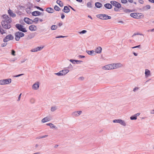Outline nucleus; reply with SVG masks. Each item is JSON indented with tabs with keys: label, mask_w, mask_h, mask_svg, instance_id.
Returning <instances> with one entry per match:
<instances>
[{
	"label": "nucleus",
	"mask_w": 154,
	"mask_h": 154,
	"mask_svg": "<svg viewBox=\"0 0 154 154\" xmlns=\"http://www.w3.org/2000/svg\"><path fill=\"white\" fill-rule=\"evenodd\" d=\"M69 61L72 62L73 64H75V63L76 60L70 59Z\"/></svg>",
	"instance_id": "obj_45"
},
{
	"label": "nucleus",
	"mask_w": 154,
	"mask_h": 154,
	"mask_svg": "<svg viewBox=\"0 0 154 154\" xmlns=\"http://www.w3.org/2000/svg\"><path fill=\"white\" fill-rule=\"evenodd\" d=\"M39 83H38V84H36L35 83L34 84L32 85V88L34 89V90H37L39 87Z\"/></svg>",
	"instance_id": "obj_23"
},
{
	"label": "nucleus",
	"mask_w": 154,
	"mask_h": 154,
	"mask_svg": "<svg viewBox=\"0 0 154 154\" xmlns=\"http://www.w3.org/2000/svg\"><path fill=\"white\" fill-rule=\"evenodd\" d=\"M78 57L79 58H83L85 57V56L81 55H79Z\"/></svg>",
	"instance_id": "obj_56"
},
{
	"label": "nucleus",
	"mask_w": 154,
	"mask_h": 154,
	"mask_svg": "<svg viewBox=\"0 0 154 154\" xmlns=\"http://www.w3.org/2000/svg\"><path fill=\"white\" fill-rule=\"evenodd\" d=\"M103 17L102 20H107V19H110L111 18V17L108 16L107 15L103 14Z\"/></svg>",
	"instance_id": "obj_21"
},
{
	"label": "nucleus",
	"mask_w": 154,
	"mask_h": 154,
	"mask_svg": "<svg viewBox=\"0 0 154 154\" xmlns=\"http://www.w3.org/2000/svg\"><path fill=\"white\" fill-rule=\"evenodd\" d=\"M72 115L73 116L77 117L79 116V115H78L77 112H74L72 113Z\"/></svg>",
	"instance_id": "obj_42"
},
{
	"label": "nucleus",
	"mask_w": 154,
	"mask_h": 154,
	"mask_svg": "<svg viewBox=\"0 0 154 154\" xmlns=\"http://www.w3.org/2000/svg\"><path fill=\"white\" fill-rule=\"evenodd\" d=\"M58 26H62V25H63V23H62V22H60V23H59L58 24Z\"/></svg>",
	"instance_id": "obj_60"
},
{
	"label": "nucleus",
	"mask_w": 154,
	"mask_h": 154,
	"mask_svg": "<svg viewBox=\"0 0 154 154\" xmlns=\"http://www.w3.org/2000/svg\"><path fill=\"white\" fill-rule=\"evenodd\" d=\"M130 119L131 120H135L137 119V116L136 115H134L131 116L130 118Z\"/></svg>",
	"instance_id": "obj_32"
},
{
	"label": "nucleus",
	"mask_w": 154,
	"mask_h": 154,
	"mask_svg": "<svg viewBox=\"0 0 154 154\" xmlns=\"http://www.w3.org/2000/svg\"><path fill=\"white\" fill-rule=\"evenodd\" d=\"M23 74H21L18 75H15L14 76V77H17L20 76L21 75H23Z\"/></svg>",
	"instance_id": "obj_53"
},
{
	"label": "nucleus",
	"mask_w": 154,
	"mask_h": 154,
	"mask_svg": "<svg viewBox=\"0 0 154 154\" xmlns=\"http://www.w3.org/2000/svg\"><path fill=\"white\" fill-rule=\"evenodd\" d=\"M2 17H3L4 20L2 21H5L8 22H12V20L11 18L9 17V16L7 15H3Z\"/></svg>",
	"instance_id": "obj_7"
},
{
	"label": "nucleus",
	"mask_w": 154,
	"mask_h": 154,
	"mask_svg": "<svg viewBox=\"0 0 154 154\" xmlns=\"http://www.w3.org/2000/svg\"><path fill=\"white\" fill-rule=\"evenodd\" d=\"M57 109L56 106H52L51 108V111L52 112H54Z\"/></svg>",
	"instance_id": "obj_38"
},
{
	"label": "nucleus",
	"mask_w": 154,
	"mask_h": 154,
	"mask_svg": "<svg viewBox=\"0 0 154 154\" xmlns=\"http://www.w3.org/2000/svg\"><path fill=\"white\" fill-rule=\"evenodd\" d=\"M102 50V48L100 47H97L95 50V53H97V54H100L101 53V51Z\"/></svg>",
	"instance_id": "obj_15"
},
{
	"label": "nucleus",
	"mask_w": 154,
	"mask_h": 154,
	"mask_svg": "<svg viewBox=\"0 0 154 154\" xmlns=\"http://www.w3.org/2000/svg\"><path fill=\"white\" fill-rule=\"evenodd\" d=\"M43 48V47H37L36 48H35L34 49H33L31 50V51L32 52H37L38 51H41Z\"/></svg>",
	"instance_id": "obj_9"
},
{
	"label": "nucleus",
	"mask_w": 154,
	"mask_h": 154,
	"mask_svg": "<svg viewBox=\"0 0 154 154\" xmlns=\"http://www.w3.org/2000/svg\"><path fill=\"white\" fill-rule=\"evenodd\" d=\"M84 79V78L83 77H80L79 78V79L81 80H83Z\"/></svg>",
	"instance_id": "obj_61"
},
{
	"label": "nucleus",
	"mask_w": 154,
	"mask_h": 154,
	"mask_svg": "<svg viewBox=\"0 0 154 154\" xmlns=\"http://www.w3.org/2000/svg\"><path fill=\"white\" fill-rule=\"evenodd\" d=\"M66 36H63L62 35H59L57 36L56 37V38H64L65 37H66Z\"/></svg>",
	"instance_id": "obj_49"
},
{
	"label": "nucleus",
	"mask_w": 154,
	"mask_h": 154,
	"mask_svg": "<svg viewBox=\"0 0 154 154\" xmlns=\"http://www.w3.org/2000/svg\"><path fill=\"white\" fill-rule=\"evenodd\" d=\"M29 18L27 17H25L24 18L23 20L27 24H32L31 22L29 21Z\"/></svg>",
	"instance_id": "obj_19"
},
{
	"label": "nucleus",
	"mask_w": 154,
	"mask_h": 154,
	"mask_svg": "<svg viewBox=\"0 0 154 154\" xmlns=\"http://www.w3.org/2000/svg\"><path fill=\"white\" fill-rule=\"evenodd\" d=\"M55 74L57 75L58 76H63L62 74V73H61V71H60L58 72L55 73Z\"/></svg>",
	"instance_id": "obj_44"
},
{
	"label": "nucleus",
	"mask_w": 154,
	"mask_h": 154,
	"mask_svg": "<svg viewBox=\"0 0 154 154\" xmlns=\"http://www.w3.org/2000/svg\"><path fill=\"white\" fill-rule=\"evenodd\" d=\"M0 32L2 34H3L5 33V30L1 28V26H0Z\"/></svg>",
	"instance_id": "obj_36"
},
{
	"label": "nucleus",
	"mask_w": 154,
	"mask_h": 154,
	"mask_svg": "<svg viewBox=\"0 0 154 154\" xmlns=\"http://www.w3.org/2000/svg\"><path fill=\"white\" fill-rule=\"evenodd\" d=\"M36 26L33 25H30L29 27V29L31 31H35L36 30Z\"/></svg>",
	"instance_id": "obj_13"
},
{
	"label": "nucleus",
	"mask_w": 154,
	"mask_h": 154,
	"mask_svg": "<svg viewBox=\"0 0 154 154\" xmlns=\"http://www.w3.org/2000/svg\"><path fill=\"white\" fill-rule=\"evenodd\" d=\"M145 73V76L146 77H147L149 75H150V72L149 70H148V69H146Z\"/></svg>",
	"instance_id": "obj_22"
},
{
	"label": "nucleus",
	"mask_w": 154,
	"mask_h": 154,
	"mask_svg": "<svg viewBox=\"0 0 154 154\" xmlns=\"http://www.w3.org/2000/svg\"><path fill=\"white\" fill-rule=\"evenodd\" d=\"M57 28V26L56 25H52L51 27V29L52 30H56Z\"/></svg>",
	"instance_id": "obj_33"
},
{
	"label": "nucleus",
	"mask_w": 154,
	"mask_h": 154,
	"mask_svg": "<svg viewBox=\"0 0 154 154\" xmlns=\"http://www.w3.org/2000/svg\"><path fill=\"white\" fill-rule=\"evenodd\" d=\"M148 1L151 3H154V0H148Z\"/></svg>",
	"instance_id": "obj_64"
},
{
	"label": "nucleus",
	"mask_w": 154,
	"mask_h": 154,
	"mask_svg": "<svg viewBox=\"0 0 154 154\" xmlns=\"http://www.w3.org/2000/svg\"><path fill=\"white\" fill-rule=\"evenodd\" d=\"M41 13L38 11H35L32 12V14L33 16H36L41 15Z\"/></svg>",
	"instance_id": "obj_11"
},
{
	"label": "nucleus",
	"mask_w": 154,
	"mask_h": 154,
	"mask_svg": "<svg viewBox=\"0 0 154 154\" xmlns=\"http://www.w3.org/2000/svg\"><path fill=\"white\" fill-rule=\"evenodd\" d=\"M48 136V135H45L43 136H42L38 137H37L36 138V139H42V138H45V137H47Z\"/></svg>",
	"instance_id": "obj_37"
},
{
	"label": "nucleus",
	"mask_w": 154,
	"mask_h": 154,
	"mask_svg": "<svg viewBox=\"0 0 154 154\" xmlns=\"http://www.w3.org/2000/svg\"><path fill=\"white\" fill-rule=\"evenodd\" d=\"M113 63L106 65L103 67V69L105 70H109L114 69L113 66Z\"/></svg>",
	"instance_id": "obj_8"
},
{
	"label": "nucleus",
	"mask_w": 154,
	"mask_h": 154,
	"mask_svg": "<svg viewBox=\"0 0 154 154\" xmlns=\"http://www.w3.org/2000/svg\"><path fill=\"white\" fill-rule=\"evenodd\" d=\"M15 51L14 50H12L11 54L12 55H13L14 56H15Z\"/></svg>",
	"instance_id": "obj_47"
},
{
	"label": "nucleus",
	"mask_w": 154,
	"mask_h": 154,
	"mask_svg": "<svg viewBox=\"0 0 154 154\" xmlns=\"http://www.w3.org/2000/svg\"><path fill=\"white\" fill-rule=\"evenodd\" d=\"M120 124L124 126L126 125V124L125 121L122 119L120 120Z\"/></svg>",
	"instance_id": "obj_31"
},
{
	"label": "nucleus",
	"mask_w": 154,
	"mask_h": 154,
	"mask_svg": "<svg viewBox=\"0 0 154 154\" xmlns=\"http://www.w3.org/2000/svg\"><path fill=\"white\" fill-rule=\"evenodd\" d=\"M49 121V119H48L47 117H45L42 119V122L43 123H45Z\"/></svg>",
	"instance_id": "obj_28"
},
{
	"label": "nucleus",
	"mask_w": 154,
	"mask_h": 154,
	"mask_svg": "<svg viewBox=\"0 0 154 154\" xmlns=\"http://www.w3.org/2000/svg\"><path fill=\"white\" fill-rule=\"evenodd\" d=\"M21 95V93L19 95V97H18V99H17V101H19L20 100V98Z\"/></svg>",
	"instance_id": "obj_59"
},
{
	"label": "nucleus",
	"mask_w": 154,
	"mask_h": 154,
	"mask_svg": "<svg viewBox=\"0 0 154 154\" xmlns=\"http://www.w3.org/2000/svg\"><path fill=\"white\" fill-rule=\"evenodd\" d=\"M150 6L149 5H147L143 7L142 8V10L143 11H145L149 9L150 8Z\"/></svg>",
	"instance_id": "obj_26"
},
{
	"label": "nucleus",
	"mask_w": 154,
	"mask_h": 154,
	"mask_svg": "<svg viewBox=\"0 0 154 154\" xmlns=\"http://www.w3.org/2000/svg\"><path fill=\"white\" fill-rule=\"evenodd\" d=\"M60 71L61 72V73L63 75H64L66 74L69 71V70L68 69H63Z\"/></svg>",
	"instance_id": "obj_24"
},
{
	"label": "nucleus",
	"mask_w": 154,
	"mask_h": 154,
	"mask_svg": "<svg viewBox=\"0 0 154 154\" xmlns=\"http://www.w3.org/2000/svg\"><path fill=\"white\" fill-rule=\"evenodd\" d=\"M104 6L105 8L108 9H111L112 8V5L109 3L105 4L104 5Z\"/></svg>",
	"instance_id": "obj_18"
},
{
	"label": "nucleus",
	"mask_w": 154,
	"mask_h": 154,
	"mask_svg": "<svg viewBox=\"0 0 154 154\" xmlns=\"http://www.w3.org/2000/svg\"><path fill=\"white\" fill-rule=\"evenodd\" d=\"M113 67H114V69L119 67H121L122 66V64L120 63H113Z\"/></svg>",
	"instance_id": "obj_17"
},
{
	"label": "nucleus",
	"mask_w": 154,
	"mask_h": 154,
	"mask_svg": "<svg viewBox=\"0 0 154 154\" xmlns=\"http://www.w3.org/2000/svg\"><path fill=\"white\" fill-rule=\"evenodd\" d=\"M47 125L49 126L51 128H55L56 127L53 124L51 123H47L46 124Z\"/></svg>",
	"instance_id": "obj_30"
},
{
	"label": "nucleus",
	"mask_w": 154,
	"mask_h": 154,
	"mask_svg": "<svg viewBox=\"0 0 154 154\" xmlns=\"http://www.w3.org/2000/svg\"><path fill=\"white\" fill-rule=\"evenodd\" d=\"M11 79H5L0 80V85H3L9 84L11 82Z\"/></svg>",
	"instance_id": "obj_4"
},
{
	"label": "nucleus",
	"mask_w": 154,
	"mask_h": 154,
	"mask_svg": "<svg viewBox=\"0 0 154 154\" xmlns=\"http://www.w3.org/2000/svg\"><path fill=\"white\" fill-rule=\"evenodd\" d=\"M140 45H139L136 46H135L133 47H132V48H140Z\"/></svg>",
	"instance_id": "obj_54"
},
{
	"label": "nucleus",
	"mask_w": 154,
	"mask_h": 154,
	"mask_svg": "<svg viewBox=\"0 0 154 154\" xmlns=\"http://www.w3.org/2000/svg\"><path fill=\"white\" fill-rule=\"evenodd\" d=\"M86 52L89 55L92 56L96 54L95 51L93 50L92 51H86Z\"/></svg>",
	"instance_id": "obj_14"
},
{
	"label": "nucleus",
	"mask_w": 154,
	"mask_h": 154,
	"mask_svg": "<svg viewBox=\"0 0 154 154\" xmlns=\"http://www.w3.org/2000/svg\"><path fill=\"white\" fill-rule=\"evenodd\" d=\"M67 68L72 69H73V66L71 64H70L69 66H68Z\"/></svg>",
	"instance_id": "obj_50"
},
{
	"label": "nucleus",
	"mask_w": 154,
	"mask_h": 154,
	"mask_svg": "<svg viewBox=\"0 0 154 154\" xmlns=\"http://www.w3.org/2000/svg\"><path fill=\"white\" fill-rule=\"evenodd\" d=\"M15 27L19 30L23 32H25L27 31L25 28H24L23 26L20 24H16Z\"/></svg>",
	"instance_id": "obj_3"
},
{
	"label": "nucleus",
	"mask_w": 154,
	"mask_h": 154,
	"mask_svg": "<svg viewBox=\"0 0 154 154\" xmlns=\"http://www.w3.org/2000/svg\"><path fill=\"white\" fill-rule=\"evenodd\" d=\"M103 14H100L97 15V17L102 20L103 17Z\"/></svg>",
	"instance_id": "obj_40"
},
{
	"label": "nucleus",
	"mask_w": 154,
	"mask_h": 154,
	"mask_svg": "<svg viewBox=\"0 0 154 154\" xmlns=\"http://www.w3.org/2000/svg\"><path fill=\"white\" fill-rule=\"evenodd\" d=\"M11 22H8L2 21L1 23L2 27L5 29H9L11 26Z\"/></svg>",
	"instance_id": "obj_1"
},
{
	"label": "nucleus",
	"mask_w": 154,
	"mask_h": 154,
	"mask_svg": "<svg viewBox=\"0 0 154 154\" xmlns=\"http://www.w3.org/2000/svg\"><path fill=\"white\" fill-rule=\"evenodd\" d=\"M95 6L97 8H100L102 7V4L99 2H97L95 3Z\"/></svg>",
	"instance_id": "obj_25"
},
{
	"label": "nucleus",
	"mask_w": 154,
	"mask_h": 154,
	"mask_svg": "<svg viewBox=\"0 0 154 154\" xmlns=\"http://www.w3.org/2000/svg\"><path fill=\"white\" fill-rule=\"evenodd\" d=\"M121 2L123 4H126L127 2V0H121Z\"/></svg>",
	"instance_id": "obj_48"
},
{
	"label": "nucleus",
	"mask_w": 154,
	"mask_h": 154,
	"mask_svg": "<svg viewBox=\"0 0 154 154\" xmlns=\"http://www.w3.org/2000/svg\"><path fill=\"white\" fill-rule=\"evenodd\" d=\"M124 12L126 13H130L132 12V11L130 9H125L124 10Z\"/></svg>",
	"instance_id": "obj_35"
},
{
	"label": "nucleus",
	"mask_w": 154,
	"mask_h": 154,
	"mask_svg": "<svg viewBox=\"0 0 154 154\" xmlns=\"http://www.w3.org/2000/svg\"><path fill=\"white\" fill-rule=\"evenodd\" d=\"M8 13L9 15L10 16L12 17H15L16 16V14H15L13 13L12 11L10 9L8 10Z\"/></svg>",
	"instance_id": "obj_10"
},
{
	"label": "nucleus",
	"mask_w": 154,
	"mask_h": 154,
	"mask_svg": "<svg viewBox=\"0 0 154 154\" xmlns=\"http://www.w3.org/2000/svg\"><path fill=\"white\" fill-rule=\"evenodd\" d=\"M28 37L31 39L34 37V35L33 34H30L28 35Z\"/></svg>",
	"instance_id": "obj_51"
},
{
	"label": "nucleus",
	"mask_w": 154,
	"mask_h": 154,
	"mask_svg": "<svg viewBox=\"0 0 154 154\" xmlns=\"http://www.w3.org/2000/svg\"><path fill=\"white\" fill-rule=\"evenodd\" d=\"M110 3L111 5H112L113 6H115L118 9H119L121 8V4L116 1H112L110 2Z\"/></svg>",
	"instance_id": "obj_5"
},
{
	"label": "nucleus",
	"mask_w": 154,
	"mask_h": 154,
	"mask_svg": "<svg viewBox=\"0 0 154 154\" xmlns=\"http://www.w3.org/2000/svg\"><path fill=\"white\" fill-rule=\"evenodd\" d=\"M46 11L49 13H52L54 11V9L51 8H48Z\"/></svg>",
	"instance_id": "obj_20"
},
{
	"label": "nucleus",
	"mask_w": 154,
	"mask_h": 154,
	"mask_svg": "<svg viewBox=\"0 0 154 154\" xmlns=\"http://www.w3.org/2000/svg\"><path fill=\"white\" fill-rule=\"evenodd\" d=\"M82 62V61L76 60L75 63L77 64L80 63H81V62Z\"/></svg>",
	"instance_id": "obj_52"
},
{
	"label": "nucleus",
	"mask_w": 154,
	"mask_h": 154,
	"mask_svg": "<svg viewBox=\"0 0 154 154\" xmlns=\"http://www.w3.org/2000/svg\"><path fill=\"white\" fill-rule=\"evenodd\" d=\"M34 8H36L37 9L40 11H44V9L43 8H42L40 7H39L35 6H34Z\"/></svg>",
	"instance_id": "obj_43"
},
{
	"label": "nucleus",
	"mask_w": 154,
	"mask_h": 154,
	"mask_svg": "<svg viewBox=\"0 0 154 154\" xmlns=\"http://www.w3.org/2000/svg\"><path fill=\"white\" fill-rule=\"evenodd\" d=\"M65 15L63 14H62L61 15V18L62 19H63L65 17Z\"/></svg>",
	"instance_id": "obj_57"
},
{
	"label": "nucleus",
	"mask_w": 154,
	"mask_h": 154,
	"mask_svg": "<svg viewBox=\"0 0 154 154\" xmlns=\"http://www.w3.org/2000/svg\"><path fill=\"white\" fill-rule=\"evenodd\" d=\"M87 5V6L88 8H91L92 7L91 2H88Z\"/></svg>",
	"instance_id": "obj_39"
},
{
	"label": "nucleus",
	"mask_w": 154,
	"mask_h": 154,
	"mask_svg": "<svg viewBox=\"0 0 154 154\" xmlns=\"http://www.w3.org/2000/svg\"><path fill=\"white\" fill-rule=\"evenodd\" d=\"M150 113L151 114H154V109H153L151 111Z\"/></svg>",
	"instance_id": "obj_63"
},
{
	"label": "nucleus",
	"mask_w": 154,
	"mask_h": 154,
	"mask_svg": "<svg viewBox=\"0 0 154 154\" xmlns=\"http://www.w3.org/2000/svg\"><path fill=\"white\" fill-rule=\"evenodd\" d=\"M121 119H115L113 121L114 123H120Z\"/></svg>",
	"instance_id": "obj_41"
},
{
	"label": "nucleus",
	"mask_w": 154,
	"mask_h": 154,
	"mask_svg": "<svg viewBox=\"0 0 154 154\" xmlns=\"http://www.w3.org/2000/svg\"><path fill=\"white\" fill-rule=\"evenodd\" d=\"M87 31L86 30H83L80 32L79 33L80 34H85L87 32Z\"/></svg>",
	"instance_id": "obj_46"
},
{
	"label": "nucleus",
	"mask_w": 154,
	"mask_h": 154,
	"mask_svg": "<svg viewBox=\"0 0 154 154\" xmlns=\"http://www.w3.org/2000/svg\"><path fill=\"white\" fill-rule=\"evenodd\" d=\"M138 89H139V88L136 87L134 89L133 91L134 92H135L136 90H137Z\"/></svg>",
	"instance_id": "obj_58"
},
{
	"label": "nucleus",
	"mask_w": 154,
	"mask_h": 154,
	"mask_svg": "<svg viewBox=\"0 0 154 154\" xmlns=\"http://www.w3.org/2000/svg\"><path fill=\"white\" fill-rule=\"evenodd\" d=\"M56 3L58 4L60 7L63 6V4L62 2L60 0H57Z\"/></svg>",
	"instance_id": "obj_27"
},
{
	"label": "nucleus",
	"mask_w": 154,
	"mask_h": 154,
	"mask_svg": "<svg viewBox=\"0 0 154 154\" xmlns=\"http://www.w3.org/2000/svg\"><path fill=\"white\" fill-rule=\"evenodd\" d=\"M63 11L66 13H68L70 11V9L67 6H65L63 9Z\"/></svg>",
	"instance_id": "obj_16"
},
{
	"label": "nucleus",
	"mask_w": 154,
	"mask_h": 154,
	"mask_svg": "<svg viewBox=\"0 0 154 154\" xmlns=\"http://www.w3.org/2000/svg\"><path fill=\"white\" fill-rule=\"evenodd\" d=\"M69 7H70L73 11H75V10L73 8H72L71 6L69 5Z\"/></svg>",
	"instance_id": "obj_62"
},
{
	"label": "nucleus",
	"mask_w": 154,
	"mask_h": 154,
	"mask_svg": "<svg viewBox=\"0 0 154 154\" xmlns=\"http://www.w3.org/2000/svg\"><path fill=\"white\" fill-rule=\"evenodd\" d=\"M24 34L22 32L19 31L16 32L15 33V39L17 41L19 40L20 38L23 37Z\"/></svg>",
	"instance_id": "obj_2"
},
{
	"label": "nucleus",
	"mask_w": 154,
	"mask_h": 154,
	"mask_svg": "<svg viewBox=\"0 0 154 154\" xmlns=\"http://www.w3.org/2000/svg\"><path fill=\"white\" fill-rule=\"evenodd\" d=\"M139 14V13L137 14L136 13H131L130 14V16L134 18H138L139 17V16H138V14Z\"/></svg>",
	"instance_id": "obj_12"
},
{
	"label": "nucleus",
	"mask_w": 154,
	"mask_h": 154,
	"mask_svg": "<svg viewBox=\"0 0 154 154\" xmlns=\"http://www.w3.org/2000/svg\"><path fill=\"white\" fill-rule=\"evenodd\" d=\"M54 8L55 10L57 11H59L60 10V8L56 5L54 6Z\"/></svg>",
	"instance_id": "obj_34"
},
{
	"label": "nucleus",
	"mask_w": 154,
	"mask_h": 154,
	"mask_svg": "<svg viewBox=\"0 0 154 154\" xmlns=\"http://www.w3.org/2000/svg\"><path fill=\"white\" fill-rule=\"evenodd\" d=\"M76 112H77V113L78 114V115H79V116L80 115L81 113H82V112L81 111H76Z\"/></svg>",
	"instance_id": "obj_55"
},
{
	"label": "nucleus",
	"mask_w": 154,
	"mask_h": 154,
	"mask_svg": "<svg viewBox=\"0 0 154 154\" xmlns=\"http://www.w3.org/2000/svg\"><path fill=\"white\" fill-rule=\"evenodd\" d=\"M38 20L39 18L38 17H36L33 20H32V22H31V23H32V24L33 22H34L35 24H37L38 23Z\"/></svg>",
	"instance_id": "obj_29"
},
{
	"label": "nucleus",
	"mask_w": 154,
	"mask_h": 154,
	"mask_svg": "<svg viewBox=\"0 0 154 154\" xmlns=\"http://www.w3.org/2000/svg\"><path fill=\"white\" fill-rule=\"evenodd\" d=\"M14 39V37L11 34L7 35L3 39V42H7L10 40H12Z\"/></svg>",
	"instance_id": "obj_6"
}]
</instances>
